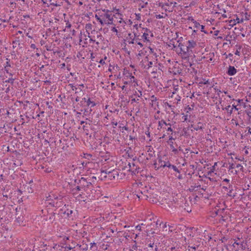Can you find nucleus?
<instances>
[{"instance_id":"nucleus-1","label":"nucleus","mask_w":251,"mask_h":251,"mask_svg":"<svg viewBox=\"0 0 251 251\" xmlns=\"http://www.w3.org/2000/svg\"><path fill=\"white\" fill-rule=\"evenodd\" d=\"M114 15L112 11L108 9H101L97 11L95 18L102 26L114 25Z\"/></svg>"},{"instance_id":"nucleus-2","label":"nucleus","mask_w":251,"mask_h":251,"mask_svg":"<svg viewBox=\"0 0 251 251\" xmlns=\"http://www.w3.org/2000/svg\"><path fill=\"white\" fill-rule=\"evenodd\" d=\"M197 43L194 40H189L184 44L179 43L178 47L181 51L182 57L186 59L193 53L194 49L197 47Z\"/></svg>"},{"instance_id":"nucleus-3","label":"nucleus","mask_w":251,"mask_h":251,"mask_svg":"<svg viewBox=\"0 0 251 251\" xmlns=\"http://www.w3.org/2000/svg\"><path fill=\"white\" fill-rule=\"evenodd\" d=\"M172 124L171 123H167L163 119L158 121L157 129L160 131L164 132L166 131V133H164L161 138H164L167 135V133H173L174 130L172 128Z\"/></svg>"},{"instance_id":"nucleus-4","label":"nucleus","mask_w":251,"mask_h":251,"mask_svg":"<svg viewBox=\"0 0 251 251\" xmlns=\"http://www.w3.org/2000/svg\"><path fill=\"white\" fill-rule=\"evenodd\" d=\"M100 176L108 180H115L119 177L118 171L116 170L108 171L107 170L101 171Z\"/></svg>"},{"instance_id":"nucleus-5","label":"nucleus","mask_w":251,"mask_h":251,"mask_svg":"<svg viewBox=\"0 0 251 251\" xmlns=\"http://www.w3.org/2000/svg\"><path fill=\"white\" fill-rule=\"evenodd\" d=\"M234 240L232 246L235 251H242L246 249L247 244L244 240H241L239 238Z\"/></svg>"},{"instance_id":"nucleus-6","label":"nucleus","mask_w":251,"mask_h":251,"mask_svg":"<svg viewBox=\"0 0 251 251\" xmlns=\"http://www.w3.org/2000/svg\"><path fill=\"white\" fill-rule=\"evenodd\" d=\"M123 80H126L129 81V82H133L134 86L135 87L136 85H138L137 82L136 81V79L133 75H132V74L130 73L128 71H124V78Z\"/></svg>"},{"instance_id":"nucleus-7","label":"nucleus","mask_w":251,"mask_h":251,"mask_svg":"<svg viewBox=\"0 0 251 251\" xmlns=\"http://www.w3.org/2000/svg\"><path fill=\"white\" fill-rule=\"evenodd\" d=\"M145 32L143 33L141 37L144 42H150L151 39L153 37V33L148 28H144Z\"/></svg>"},{"instance_id":"nucleus-8","label":"nucleus","mask_w":251,"mask_h":251,"mask_svg":"<svg viewBox=\"0 0 251 251\" xmlns=\"http://www.w3.org/2000/svg\"><path fill=\"white\" fill-rule=\"evenodd\" d=\"M89 178L82 177L79 180L80 184L84 191H86L92 185V183Z\"/></svg>"},{"instance_id":"nucleus-9","label":"nucleus","mask_w":251,"mask_h":251,"mask_svg":"<svg viewBox=\"0 0 251 251\" xmlns=\"http://www.w3.org/2000/svg\"><path fill=\"white\" fill-rule=\"evenodd\" d=\"M167 135L169 136V140L167 141V143L170 145L171 150L174 153H177L178 152V151L174 146L173 141L175 140V139L173 137L172 133H167Z\"/></svg>"},{"instance_id":"nucleus-10","label":"nucleus","mask_w":251,"mask_h":251,"mask_svg":"<svg viewBox=\"0 0 251 251\" xmlns=\"http://www.w3.org/2000/svg\"><path fill=\"white\" fill-rule=\"evenodd\" d=\"M136 35L135 33H134L133 35L131 33H128V36L126 37V38L127 43L128 44H134L135 43L137 42V41H136V39H137L136 38Z\"/></svg>"},{"instance_id":"nucleus-11","label":"nucleus","mask_w":251,"mask_h":251,"mask_svg":"<svg viewBox=\"0 0 251 251\" xmlns=\"http://www.w3.org/2000/svg\"><path fill=\"white\" fill-rule=\"evenodd\" d=\"M222 109L223 110H226L227 112L230 115L232 113L233 109L238 111L239 108H237V105H235L234 104H232V107L229 105L226 107H223Z\"/></svg>"},{"instance_id":"nucleus-12","label":"nucleus","mask_w":251,"mask_h":251,"mask_svg":"<svg viewBox=\"0 0 251 251\" xmlns=\"http://www.w3.org/2000/svg\"><path fill=\"white\" fill-rule=\"evenodd\" d=\"M237 71L234 66H229L226 73L228 75L231 76L235 75L237 73Z\"/></svg>"},{"instance_id":"nucleus-13","label":"nucleus","mask_w":251,"mask_h":251,"mask_svg":"<svg viewBox=\"0 0 251 251\" xmlns=\"http://www.w3.org/2000/svg\"><path fill=\"white\" fill-rule=\"evenodd\" d=\"M205 125L204 124L201 122H199L196 125H192L191 126L195 130L198 131L203 129L204 128Z\"/></svg>"},{"instance_id":"nucleus-14","label":"nucleus","mask_w":251,"mask_h":251,"mask_svg":"<svg viewBox=\"0 0 251 251\" xmlns=\"http://www.w3.org/2000/svg\"><path fill=\"white\" fill-rule=\"evenodd\" d=\"M119 16H120V17L119 18V20H117L116 24L115 25L117 26H119V27H123V28L125 29V20H124L123 18L121 17V14L119 15Z\"/></svg>"},{"instance_id":"nucleus-15","label":"nucleus","mask_w":251,"mask_h":251,"mask_svg":"<svg viewBox=\"0 0 251 251\" xmlns=\"http://www.w3.org/2000/svg\"><path fill=\"white\" fill-rule=\"evenodd\" d=\"M136 41H137V42L134 43V45H135V48L137 49L138 50L142 49L144 46L143 43L140 41L138 38H137Z\"/></svg>"},{"instance_id":"nucleus-16","label":"nucleus","mask_w":251,"mask_h":251,"mask_svg":"<svg viewBox=\"0 0 251 251\" xmlns=\"http://www.w3.org/2000/svg\"><path fill=\"white\" fill-rule=\"evenodd\" d=\"M86 105L88 107H93L96 105L95 101H92L91 99L88 98L87 100H86Z\"/></svg>"},{"instance_id":"nucleus-17","label":"nucleus","mask_w":251,"mask_h":251,"mask_svg":"<svg viewBox=\"0 0 251 251\" xmlns=\"http://www.w3.org/2000/svg\"><path fill=\"white\" fill-rule=\"evenodd\" d=\"M6 60H7V61L5 63V66H4V70L6 73H9V68L11 66V64L9 63V61H10L9 59L7 58Z\"/></svg>"},{"instance_id":"nucleus-18","label":"nucleus","mask_w":251,"mask_h":251,"mask_svg":"<svg viewBox=\"0 0 251 251\" xmlns=\"http://www.w3.org/2000/svg\"><path fill=\"white\" fill-rule=\"evenodd\" d=\"M114 26H112L111 27V29H110V30L113 33H115L116 35H118V33H119V31H118V28L120 30V27H119V26H117L116 25H115L114 24L113 25Z\"/></svg>"},{"instance_id":"nucleus-19","label":"nucleus","mask_w":251,"mask_h":251,"mask_svg":"<svg viewBox=\"0 0 251 251\" xmlns=\"http://www.w3.org/2000/svg\"><path fill=\"white\" fill-rule=\"evenodd\" d=\"M144 62H147L148 63V67H146L145 66V68L147 69H149L151 67L152 65H153V63L152 61H149V60H148V58L147 57H146L145 58V59H144Z\"/></svg>"},{"instance_id":"nucleus-20","label":"nucleus","mask_w":251,"mask_h":251,"mask_svg":"<svg viewBox=\"0 0 251 251\" xmlns=\"http://www.w3.org/2000/svg\"><path fill=\"white\" fill-rule=\"evenodd\" d=\"M151 101L152 102V105H153V104H156L158 106V102H157V98L155 97L154 95H152L151 97Z\"/></svg>"},{"instance_id":"nucleus-21","label":"nucleus","mask_w":251,"mask_h":251,"mask_svg":"<svg viewBox=\"0 0 251 251\" xmlns=\"http://www.w3.org/2000/svg\"><path fill=\"white\" fill-rule=\"evenodd\" d=\"M200 86H201V84H209L208 80H206L205 79H202L199 82Z\"/></svg>"},{"instance_id":"nucleus-22","label":"nucleus","mask_w":251,"mask_h":251,"mask_svg":"<svg viewBox=\"0 0 251 251\" xmlns=\"http://www.w3.org/2000/svg\"><path fill=\"white\" fill-rule=\"evenodd\" d=\"M125 26L126 25L130 26L133 23L132 21L130 19H126L125 20Z\"/></svg>"},{"instance_id":"nucleus-23","label":"nucleus","mask_w":251,"mask_h":251,"mask_svg":"<svg viewBox=\"0 0 251 251\" xmlns=\"http://www.w3.org/2000/svg\"><path fill=\"white\" fill-rule=\"evenodd\" d=\"M173 165H171V163L169 161H167L166 162V165L161 164L160 165V167H163V168H164L165 167H167L168 168H172Z\"/></svg>"},{"instance_id":"nucleus-24","label":"nucleus","mask_w":251,"mask_h":251,"mask_svg":"<svg viewBox=\"0 0 251 251\" xmlns=\"http://www.w3.org/2000/svg\"><path fill=\"white\" fill-rule=\"evenodd\" d=\"M134 243L135 244L134 245H133L131 247V249H130V251H136L137 249V248H138V246L136 244V241H134Z\"/></svg>"},{"instance_id":"nucleus-25","label":"nucleus","mask_w":251,"mask_h":251,"mask_svg":"<svg viewBox=\"0 0 251 251\" xmlns=\"http://www.w3.org/2000/svg\"><path fill=\"white\" fill-rule=\"evenodd\" d=\"M135 20L137 21H140L141 20V16L140 13H135Z\"/></svg>"},{"instance_id":"nucleus-26","label":"nucleus","mask_w":251,"mask_h":251,"mask_svg":"<svg viewBox=\"0 0 251 251\" xmlns=\"http://www.w3.org/2000/svg\"><path fill=\"white\" fill-rule=\"evenodd\" d=\"M90 249H93L94 251L97 250V247L95 243H90Z\"/></svg>"},{"instance_id":"nucleus-27","label":"nucleus","mask_w":251,"mask_h":251,"mask_svg":"<svg viewBox=\"0 0 251 251\" xmlns=\"http://www.w3.org/2000/svg\"><path fill=\"white\" fill-rule=\"evenodd\" d=\"M132 166H131V164L130 163H129V168H130V170H134V167L135 166V165L134 163H132ZM133 172H134V173H138V171H136V168L135 169V170H133Z\"/></svg>"},{"instance_id":"nucleus-28","label":"nucleus","mask_w":251,"mask_h":251,"mask_svg":"<svg viewBox=\"0 0 251 251\" xmlns=\"http://www.w3.org/2000/svg\"><path fill=\"white\" fill-rule=\"evenodd\" d=\"M229 24L230 26H233L234 25H236L235 20H231L229 21Z\"/></svg>"},{"instance_id":"nucleus-29","label":"nucleus","mask_w":251,"mask_h":251,"mask_svg":"<svg viewBox=\"0 0 251 251\" xmlns=\"http://www.w3.org/2000/svg\"><path fill=\"white\" fill-rule=\"evenodd\" d=\"M223 188L225 189V190L229 189V193H231V191L232 190V186L230 184L228 185V187L224 186Z\"/></svg>"},{"instance_id":"nucleus-30","label":"nucleus","mask_w":251,"mask_h":251,"mask_svg":"<svg viewBox=\"0 0 251 251\" xmlns=\"http://www.w3.org/2000/svg\"><path fill=\"white\" fill-rule=\"evenodd\" d=\"M194 27L196 28H199L201 27V25H200L198 22H194Z\"/></svg>"},{"instance_id":"nucleus-31","label":"nucleus","mask_w":251,"mask_h":251,"mask_svg":"<svg viewBox=\"0 0 251 251\" xmlns=\"http://www.w3.org/2000/svg\"><path fill=\"white\" fill-rule=\"evenodd\" d=\"M92 25L91 24H87L86 25L85 28L86 30H90L92 29Z\"/></svg>"},{"instance_id":"nucleus-32","label":"nucleus","mask_w":251,"mask_h":251,"mask_svg":"<svg viewBox=\"0 0 251 251\" xmlns=\"http://www.w3.org/2000/svg\"><path fill=\"white\" fill-rule=\"evenodd\" d=\"M14 80H15V79L12 78V77H11L9 78L8 79H7V80L5 81V82L10 83L12 84L14 83Z\"/></svg>"},{"instance_id":"nucleus-33","label":"nucleus","mask_w":251,"mask_h":251,"mask_svg":"<svg viewBox=\"0 0 251 251\" xmlns=\"http://www.w3.org/2000/svg\"><path fill=\"white\" fill-rule=\"evenodd\" d=\"M235 21V22L237 24L242 23L243 22L244 20L243 19H240L239 18L237 17L236 19H234Z\"/></svg>"},{"instance_id":"nucleus-34","label":"nucleus","mask_w":251,"mask_h":251,"mask_svg":"<svg viewBox=\"0 0 251 251\" xmlns=\"http://www.w3.org/2000/svg\"><path fill=\"white\" fill-rule=\"evenodd\" d=\"M215 170V165L213 166L210 169V170L208 172V175H211V174L214 173Z\"/></svg>"},{"instance_id":"nucleus-35","label":"nucleus","mask_w":251,"mask_h":251,"mask_svg":"<svg viewBox=\"0 0 251 251\" xmlns=\"http://www.w3.org/2000/svg\"><path fill=\"white\" fill-rule=\"evenodd\" d=\"M182 119L183 120L184 122L187 121L188 120V115H183L182 117Z\"/></svg>"},{"instance_id":"nucleus-36","label":"nucleus","mask_w":251,"mask_h":251,"mask_svg":"<svg viewBox=\"0 0 251 251\" xmlns=\"http://www.w3.org/2000/svg\"><path fill=\"white\" fill-rule=\"evenodd\" d=\"M169 225L167 224V223H165L164 224H163V230L165 231H167V227Z\"/></svg>"},{"instance_id":"nucleus-37","label":"nucleus","mask_w":251,"mask_h":251,"mask_svg":"<svg viewBox=\"0 0 251 251\" xmlns=\"http://www.w3.org/2000/svg\"><path fill=\"white\" fill-rule=\"evenodd\" d=\"M172 168L174 170V171H175L178 173H180L179 170L178 169V168L176 166L173 165Z\"/></svg>"},{"instance_id":"nucleus-38","label":"nucleus","mask_w":251,"mask_h":251,"mask_svg":"<svg viewBox=\"0 0 251 251\" xmlns=\"http://www.w3.org/2000/svg\"><path fill=\"white\" fill-rule=\"evenodd\" d=\"M91 111H92L91 109H90L89 111H88L87 110H85V111H84V112L83 113V114L85 116H87V115H89V114H90Z\"/></svg>"},{"instance_id":"nucleus-39","label":"nucleus","mask_w":251,"mask_h":251,"mask_svg":"<svg viewBox=\"0 0 251 251\" xmlns=\"http://www.w3.org/2000/svg\"><path fill=\"white\" fill-rule=\"evenodd\" d=\"M235 168H239L240 170H243V167L242 165H241V164H237L236 165H235Z\"/></svg>"},{"instance_id":"nucleus-40","label":"nucleus","mask_w":251,"mask_h":251,"mask_svg":"<svg viewBox=\"0 0 251 251\" xmlns=\"http://www.w3.org/2000/svg\"><path fill=\"white\" fill-rule=\"evenodd\" d=\"M235 168V165L234 164L232 163V164H229L228 169H229V170H230L233 169Z\"/></svg>"},{"instance_id":"nucleus-41","label":"nucleus","mask_w":251,"mask_h":251,"mask_svg":"<svg viewBox=\"0 0 251 251\" xmlns=\"http://www.w3.org/2000/svg\"><path fill=\"white\" fill-rule=\"evenodd\" d=\"M71 27V24L68 21L66 24L65 29L70 28Z\"/></svg>"},{"instance_id":"nucleus-42","label":"nucleus","mask_w":251,"mask_h":251,"mask_svg":"<svg viewBox=\"0 0 251 251\" xmlns=\"http://www.w3.org/2000/svg\"><path fill=\"white\" fill-rule=\"evenodd\" d=\"M213 54H209V59L207 60L208 62H211L213 60Z\"/></svg>"},{"instance_id":"nucleus-43","label":"nucleus","mask_w":251,"mask_h":251,"mask_svg":"<svg viewBox=\"0 0 251 251\" xmlns=\"http://www.w3.org/2000/svg\"><path fill=\"white\" fill-rule=\"evenodd\" d=\"M188 21H191V22L193 23V24H194V22H196V21H195V20L194 19V18H193V17H191V16H190V17H188Z\"/></svg>"},{"instance_id":"nucleus-44","label":"nucleus","mask_w":251,"mask_h":251,"mask_svg":"<svg viewBox=\"0 0 251 251\" xmlns=\"http://www.w3.org/2000/svg\"><path fill=\"white\" fill-rule=\"evenodd\" d=\"M168 206H169V208H170L171 209H173L174 207H175V205H174V204L173 203H171V204H170L169 203H168Z\"/></svg>"},{"instance_id":"nucleus-45","label":"nucleus","mask_w":251,"mask_h":251,"mask_svg":"<svg viewBox=\"0 0 251 251\" xmlns=\"http://www.w3.org/2000/svg\"><path fill=\"white\" fill-rule=\"evenodd\" d=\"M201 32H203L205 33H207V32L205 31L204 30V26L203 25H201Z\"/></svg>"},{"instance_id":"nucleus-46","label":"nucleus","mask_w":251,"mask_h":251,"mask_svg":"<svg viewBox=\"0 0 251 251\" xmlns=\"http://www.w3.org/2000/svg\"><path fill=\"white\" fill-rule=\"evenodd\" d=\"M181 99V97L178 95H177L176 97H175V99L177 100V103H178V101H180Z\"/></svg>"},{"instance_id":"nucleus-47","label":"nucleus","mask_w":251,"mask_h":251,"mask_svg":"<svg viewBox=\"0 0 251 251\" xmlns=\"http://www.w3.org/2000/svg\"><path fill=\"white\" fill-rule=\"evenodd\" d=\"M64 249H65L66 251H68L69 250L73 249V248L71 247V246H66L65 247H64Z\"/></svg>"},{"instance_id":"nucleus-48","label":"nucleus","mask_w":251,"mask_h":251,"mask_svg":"<svg viewBox=\"0 0 251 251\" xmlns=\"http://www.w3.org/2000/svg\"><path fill=\"white\" fill-rule=\"evenodd\" d=\"M148 246L150 248H153L154 247V243H150L148 245Z\"/></svg>"},{"instance_id":"nucleus-49","label":"nucleus","mask_w":251,"mask_h":251,"mask_svg":"<svg viewBox=\"0 0 251 251\" xmlns=\"http://www.w3.org/2000/svg\"><path fill=\"white\" fill-rule=\"evenodd\" d=\"M69 85L71 86L73 90H75L77 89V88L75 86H74L73 84H70Z\"/></svg>"},{"instance_id":"nucleus-50","label":"nucleus","mask_w":251,"mask_h":251,"mask_svg":"<svg viewBox=\"0 0 251 251\" xmlns=\"http://www.w3.org/2000/svg\"><path fill=\"white\" fill-rule=\"evenodd\" d=\"M82 189H83V188H82V186H81V185L80 184V186H77L76 187V190L77 191H80Z\"/></svg>"},{"instance_id":"nucleus-51","label":"nucleus","mask_w":251,"mask_h":251,"mask_svg":"<svg viewBox=\"0 0 251 251\" xmlns=\"http://www.w3.org/2000/svg\"><path fill=\"white\" fill-rule=\"evenodd\" d=\"M198 246H188V248H190L194 250H196L197 248H198Z\"/></svg>"},{"instance_id":"nucleus-52","label":"nucleus","mask_w":251,"mask_h":251,"mask_svg":"<svg viewBox=\"0 0 251 251\" xmlns=\"http://www.w3.org/2000/svg\"><path fill=\"white\" fill-rule=\"evenodd\" d=\"M155 17H156V18L157 19H162V18H164V17H163L162 15H160V14L156 15L155 16Z\"/></svg>"},{"instance_id":"nucleus-53","label":"nucleus","mask_w":251,"mask_h":251,"mask_svg":"<svg viewBox=\"0 0 251 251\" xmlns=\"http://www.w3.org/2000/svg\"><path fill=\"white\" fill-rule=\"evenodd\" d=\"M229 181H230V180H229V179H227V178H224V179H223V181H222V182H226V183H229Z\"/></svg>"},{"instance_id":"nucleus-54","label":"nucleus","mask_w":251,"mask_h":251,"mask_svg":"<svg viewBox=\"0 0 251 251\" xmlns=\"http://www.w3.org/2000/svg\"><path fill=\"white\" fill-rule=\"evenodd\" d=\"M90 41L91 42H95V43H96V44H97V45H99V43H99V42H98V41H96L95 40H93V39H92V38H90Z\"/></svg>"},{"instance_id":"nucleus-55","label":"nucleus","mask_w":251,"mask_h":251,"mask_svg":"<svg viewBox=\"0 0 251 251\" xmlns=\"http://www.w3.org/2000/svg\"><path fill=\"white\" fill-rule=\"evenodd\" d=\"M168 227H169V232H172L173 227L172 226H170L169 225H168Z\"/></svg>"},{"instance_id":"nucleus-56","label":"nucleus","mask_w":251,"mask_h":251,"mask_svg":"<svg viewBox=\"0 0 251 251\" xmlns=\"http://www.w3.org/2000/svg\"><path fill=\"white\" fill-rule=\"evenodd\" d=\"M30 48L33 49H36V45L34 44H32L30 45Z\"/></svg>"},{"instance_id":"nucleus-57","label":"nucleus","mask_w":251,"mask_h":251,"mask_svg":"<svg viewBox=\"0 0 251 251\" xmlns=\"http://www.w3.org/2000/svg\"><path fill=\"white\" fill-rule=\"evenodd\" d=\"M111 124H112V125L115 126H117V125H118V123H117V122L112 121V122H111Z\"/></svg>"},{"instance_id":"nucleus-58","label":"nucleus","mask_w":251,"mask_h":251,"mask_svg":"<svg viewBox=\"0 0 251 251\" xmlns=\"http://www.w3.org/2000/svg\"><path fill=\"white\" fill-rule=\"evenodd\" d=\"M97 37H98V38H100V40H102V36L100 34H99V35H98Z\"/></svg>"},{"instance_id":"nucleus-59","label":"nucleus","mask_w":251,"mask_h":251,"mask_svg":"<svg viewBox=\"0 0 251 251\" xmlns=\"http://www.w3.org/2000/svg\"><path fill=\"white\" fill-rule=\"evenodd\" d=\"M124 80V83L125 84H129V83H131V82H129V81H128V80Z\"/></svg>"},{"instance_id":"nucleus-60","label":"nucleus","mask_w":251,"mask_h":251,"mask_svg":"<svg viewBox=\"0 0 251 251\" xmlns=\"http://www.w3.org/2000/svg\"><path fill=\"white\" fill-rule=\"evenodd\" d=\"M159 162L160 163V165L161 164H162V165H166V162H165V161H162V160H159Z\"/></svg>"},{"instance_id":"nucleus-61","label":"nucleus","mask_w":251,"mask_h":251,"mask_svg":"<svg viewBox=\"0 0 251 251\" xmlns=\"http://www.w3.org/2000/svg\"><path fill=\"white\" fill-rule=\"evenodd\" d=\"M197 31V30H195V29L193 30V32H192V35H195V34L196 33Z\"/></svg>"},{"instance_id":"nucleus-62","label":"nucleus","mask_w":251,"mask_h":251,"mask_svg":"<svg viewBox=\"0 0 251 251\" xmlns=\"http://www.w3.org/2000/svg\"><path fill=\"white\" fill-rule=\"evenodd\" d=\"M235 54L236 55H240V51H238V50H237L236 51V52H235Z\"/></svg>"},{"instance_id":"nucleus-63","label":"nucleus","mask_w":251,"mask_h":251,"mask_svg":"<svg viewBox=\"0 0 251 251\" xmlns=\"http://www.w3.org/2000/svg\"><path fill=\"white\" fill-rule=\"evenodd\" d=\"M73 212L72 210H68L67 214L69 215L70 214H71Z\"/></svg>"},{"instance_id":"nucleus-64","label":"nucleus","mask_w":251,"mask_h":251,"mask_svg":"<svg viewBox=\"0 0 251 251\" xmlns=\"http://www.w3.org/2000/svg\"><path fill=\"white\" fill-rule=\"evenodd\" d=\"M154 251H158V247H157V245H155L154 246Z\"/></svg>"}]
</instances>
